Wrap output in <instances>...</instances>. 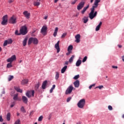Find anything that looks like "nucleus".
I'll return each instance as SVG.
<instances>
[{
	"label": "nucleus",
	"instance_id": "0eeeda50",
	"mask_svg": "<svg viewBox=\"0 0 124 124\" xmlns=\"http://www.w3.org/2000/svg\"><path fill=\"white\" fill-rule=\"evenodd\" d=\"M16 16L13 15L9 19L8 22L9 24H16Z\"/></svg>",
	"mask_w": 124,
	"mask_h": 124
},
{
	"label": "nucleus",
	"instance_id": "37998d69",
	"mask_svg": "<svg viewBox=\"0 0 124 124\" xmlns=\"http://www.w3.org/2000/svg\"><path fill=\"white\" fill-rule=\"evenodd\" d=\"M88 59V57L87 56H85L83 60H82V62H86V61H87V59Z\"/></svg>",
	"mask_w": 124,
	"mask_h": 124
},
{
	"label": "nucleus",
	"instance_id": "052dcab7",
	"mask_svg": "<svg viewBox=\"0 0 124 124\" xmlns=\"http://www.w3.org/2000/svg\"><path fill=\"white\" fill-rule=\"evenodd\" d=\"M53 91H54L53 89H52V88L50 90V93H53Z\"/></svg>",
	"mask_w": 124,
	"mask_h": 124
},
{
	"label": "nucleus",
	"instance_id": "a878e982",
	"mask_svg": "<svg viewBox=\"0 0 124 124\" xmlns=\"http://www.w3.org/2000/svg\"><path fill=\"white\" fill-rule=\"evenodd\" d=\"M27 41H28V38H25V39L22 42V44L23 46H26V45H27Z\"/></svg>",
	"mask_w": 124,
	"mask_h": 124
},
{
	"label": "nucleus",
	"instance_id": "c756f323",
	"mask_svg": "<svg viewBox=\"0 0 124 124\" xmlns=\"http://www.w3.org/2000/svg\"><path fill=\"white\" fill-rule=\"evenodd\" d=\"M59 77H60V74H59V72H56V76H55L56 80H58Z\"/></svg>",
	"mask_w": 124,
	"mask_h": 124
},
{
	"label": "nucleus",
	"instance_id": "ddd939ff",
	"mask_svg": "<svg viewBox=\"0 0 124 124\" xmlns=\"http://www.w3.org/2000/svg\"><path fill=\"white\" fill-rule=\"evenodd\" d=\"M89 18H90L91 20H93V6H92L91 12L89 14Z\"/></svg>",
	"mask_w": 124,
	"mask_h": 124
},
{
	"label": "nucleus",
	"instance_id": "0e129e2a",
	"mask_svg": "<svg viewBox=\"0 0 124 124\" xmlns=\"http://www.w3.org/2000/svg\"><path fill=\"white\" fill-rule=\"evenodd\" d=\"M122 60H123V61L124 62V55L122 57Z\"/></svg>",
	"mask_w": 124,
	"mask_h": 124
},
{
	"label": "nucleus",
	"instance_id": "3c124183",
	"mask_svg": "<svg viewBox=\"0 0 124 124\" xmlns=\"http://www.w3.org/2000/svg\"><path fill=\"white\" fill-rule=\"evenodd\" d=\"M0 122L2 123L3 122V119H2V116L1 115L0 116Z\"/></svg>",
	"mask_w": 124,
	"mask_h": 124
},
{
	"label": "nucleus",
	"instance_id": "5701e85b",
	"mask_svg": "<svg viewBox=\"0 0 124 124\" xmlns=\"http://www.w3.org/2000/svg\"><path fill=\"white\" fill-rule=\"evenodd\" d=\"M28 83H29L28 79H23L21 81V85H25V84H28Z\"/></svg>",
	"mask_w": 124,
	"mask_h": 124
},
{
	"label": "nucleus",
	"instance_id": "1a4fd4ad",
	"mask_svg": "<svg viewBox=\"0 0 124 124\" xmlns=\"http://www.w3.org/2000/svg\"><path fill=\"white\" fill-rule=\"evenodd\" d=\"M84 5H85V2H80L77 6L78 10H81L84 7Z\"/></svg>",
	"mask_w": 124,
	"mask_h": 124
},
{
	"label": "nucleus",
	"instance_id": "4468645a",
	"mask_svg": "<svg viewBox=\"0 0 124 124\" xmlns=\"http://www.w3.org/2000/svg\"><path fill=\"white\" fill-rule=\"evenodd\" d=\"M99 2H100V0H95L93 6V11H94L95 8H97Z\"/></svg>",
	"mask_w": 124,
	"mask_h": 124
},
{
	"label": "nucleus",
	"instance_id": "680f3d73",
	"mask_svg": "<svg viewBox=\"0 0 124 124\" xmlns=\"http://www.w3.org/2000/svg\"><path fill=\"white\" fill-rule=\"evenodd\" d=\"M48 18V16H46L44 19H45V20H47V19Z\"/></svg>",
	"mask_w": 124,
	"mask_h": 124
},
{
	"label": "nucleus",
	"instance_id": "f8f14e48",
	"mask_svg": "<svg viewBox=\"0 0 124 124\" xmlns=\"http://www.w3.org/2000/svg\"><path fill=\"white\" fill-rule=\"evenodd\" d=\"M23 15H24L25 17L27 19H29L30 18V16H31V13L28 12V11H25L23 13Z\"/></svg>",
	"mask_w": 124,
	"mask_h": 124
},
{
	"label": "nucleus",
	"instance_id": "f257e3e1",
	"mask_svg": "<svg viewBox=\"0 0 124 124\" xmlns=\"http://www.w3.org/2000/svg\"><path fill=\"white\" fill-rule=\"evenodd\" d=\"M31 43H33L34 45H37L38 44V40L36 38H30L28 40V45H31Z\"/></svg>",
	"mask_w": 124,
	"mask_h": 124
},
{
	"label": "nucleus",
	"instance_id": "bf43d9fd",
	"mask_svg": "<svg viewBox=\"0 0 124 124\" xmlns=\"http://www.w3.org/2000/svg\"><path fill=\"white\" fill-rule=\"evenodd\" d=\"M14 1V0H9V3H11L12 2H13Z\"/></svg>",
	"mask_w": 124,
	"mask_h": 124
},
{
	"label": "nucleus",
	"instance_id": "a19ab883",
	"mask_svg": "<svg viewBox=\"0 0 124 124\" xmlns=\"http://www.w3.org/2000/svg\"><path fill=\"white\" fill-rule=\"evenodd\" d=\"M108 109L110 111H112L113 110V107L112 106H108Z\"/></svg>",
	"mask_w": 124,
	"mask_h": 124
},
{
	"label": "nucleus",
	"instance_id": "49530a36",
	"mask_svg": "<svg viewBox=\"0 0 124 124\" xmlns=\"http://www.w3.org/2000/svg\"><path fill=\"white\" fill-rule=\"evenodd\" d=\"M12 40L10 39L9 40H8V44H12Z\"/></svg>",
	"mask_w": 124,
	"mask_h": 124
},
{
	"label": "nucleus",
	"instance_id": "e2e57ef3",
	"mask_svg": "<svg viewBox=\"0 0 124 124\" xmlns=\"http://www.w3.org/2000/svg\"><path fill=\"white\" fill-rule=\"evenodd\" d=\"M70 53H71V51H68V53H66L67 56H68V55H70Z\"/></svg>",
	"mask_w": 124,
	"mask_h": 124
},
{
	"label": "nucleus",
	"instance_id": "473e14b6",
	"mask_svg": "<svg viewBox=\"0 0 124 124\" xmlns=\"http://www.w3.org/2000/svg\"><path fill=\"white\" fill-rule=\"evenodd\" d=\"M74 55H73L69 60V62H72L73 59H74Z\"/></svg>",
	"mask_w": 124,
	"mask_h": 124
},
{
	"label": "nucleus",
	"instance_id": "864d4df0",
	"mask_svg": "<svg viewBox=\"0 0 124 124\" xmlns=\"http://www.w3.org/2000/svg\"><path fill=\"white\" fill-rule=\"evenodd\" d=\"M57 34H58V32H54V33H53V35L54 36V37H56V36H57Z\"/></svg>",
	"mask_w": 124,
	"mask_h": 124
},
{
	"label": "nucleus",
	"instance_id": "c85d7f7f",
	"mask_svg": "<svg viewBox=\"0 0 124 124\" xmlns=\"http://www.w3.org/2000/svg\"><path fill=\"white\" fill-rule=\"evenodd\" d=\"M11 116V114L10 113V112H9L7 113V121H10V117Z\"/></svg>",
	"mask_w": 124,
	"mask_h": 124
},
{
	"label": "nucleus",
	"instance_id": "6e6552de",
	"mask_svg": "<svg viewBox=\"0 0 124 124\" xmlns=\"http://www.w3.org/2000/svg\"><path fill=\"white\" fill-rule=\"evenodd\" d=\"M47 30H48L47 26H43L41 30V33H43L44 35H46V32H47Z\"/></svg>",
	"mask_w": 124,
	"mask_h": 124
},
{
	"label": "nucleus",
	"instance_id": "aec40b11",
	"mask_svg": "<svg viewBox=\"0 0 124 124\" xmlns=\"http://www.w3.org/2000/svg\"><path fill=\"white\" fill-rule=\"evenodd\" d=\"M14 89L16 90V92H17L18 93H23V90H21L20 89V87H17V86H15L14 87Z\"/></svg>",
	"mask_w": 124,
	"mask_h": 124
},
{
	"label": "nucleus",
	"instance_id": "dca6fc26",
	"mask_svg": "<svg viewBox=\"0 0 124 124\" xmlns=\"http://www.w3.org/2000/svg\"><path fill=\"white\" fill-rule=\"evenodd\" d=\"M74 85L75 86V88H79L80 86V81L79 80H77L74 82Z\"/></svg>",
	"mask_w": 124,
	"mask_h": 124
},
{
	"label": "nucleus",
	"instance_id": "b1692460",
	"mask_svg": "<svg viewBox=\"0 0 124 124\" xmlns=\"http://www.w3.org/2000/svg\"><path fill=\"white\" fill-rule=\"evenodd\" d=\"M40 86V83L38 82L35 85V91H37L38 89H39V86Z\"/></svg>",
	"mask_w": 124,
	"mask_h": 124
},
{
	"label": "nucleus",
	"instance_id": "f704fd0d",
	"mask_svg": "<svg viewBox=\"0 0 124 124\" xmlns=\"http://www.w3.org/2000/svg\"><path fill=\"white\" fill-rule=\"evenodd\" d=\"M104 88V86L103 85H100V86H97L95 88V89H97L98 88L100 90H101L102 88Z\"/></svg>",
	"mask_w": 124,
	"mask_h": 124
},
{
	"label": "nucleus",
	"instance_id": "a18cd8bd",
	"mask_svg": "<svg viewBox=\"0 0 124 124\" xmlns=\"http://www.w3.org/2000/svg\"><path fill=\"white\" fill-rule=\"evenodd\" d=\"M20 119H18L16 121L14 124H20Z\"/></svg>",
	"mask_w": 124,
	"mask_h": 124
},
{
	"label": "nucleus",
	"instance_id": "72a5a7b5",
	"mask_svg": "<svg viewBox=\"0 0 124 124\" xmlns=\"http://www.w3.org/2000/svg\"><path fill=\"white\" fill-rule=\"evenodd\" d=\"M12 64H11V62L10 63H8L7 65V68H10V67H12Z\"/></svg>",
	"mask_w": 124,
	"mask_h": 124
},
{
	"label": "nucleus",
	"instance_id": "6ab92c4d",
	"mask_svg": "<svg viewBox=\"0 0 124 124\" xmlns=\"http://www.w3.org/2000/svg\"><path fill=\"white\" fill-rule=\"evenodd\" d=\"M22 99L24 103H25L26 104L28 103V98H27V97H26L25 96H22Z\"/></svg>",
	"mask_w": 124,
	"mask_h": 124
},
{
	"label": "nucleus",
	"instance_id": "39448f33",
	"mask_svg": "<svg viewBox=\"0 0 124 124\" xmlns=\"http://www.w3.org/2000/svg\"><path fill=\"white\" fill-rule=\"evenodd\" d=\"M75 90L72 85H70L65 91V94H70L72 93V91Z\"/></svg>",
	"mask_w": 124,
	"mask_h": 124
},
{
	"label": "nucleus",
	"instance_id": "338daca9",
	"mask_svg": "<svg viewBox=\"0 0 124 124\" xmlns=\"http://www.w3.org/2000/svg\"><path fill=\"white\" fill-rule=\"evenodd\" d=\"M65 64H66V65L68 64V62H67V61L66 62H65Z\"/></svg>",
	"mask_w": 124,
	"mask_h": 124
},
{
	"label": "nucleus",
	"instance_id": "ea45409f",
	"mask_svg": "<svg viewBox=\"0 0 124 124\" xmlns=\"http://www.w3.org/2000/svg\"><path fill=\"white\" fill-rule=\"evenodd\" d=\"M43 119V116H41L38 118V122H42Z\"/></svg>",
	"mask_w": 124,
	"mask_h": 124
},
{
	"label": "nucleus",
	"instance_id": "7ed1b4c3",
	"mask_svg": "<svg viewBox=\"0 0 124 124\" xmlns=\"http://www.w3.org/2000/svg\"><path fill=\"white\" fill-rule=\"evenodd\" d=\"M85 103L86 100L85 99H81L77 104L78 108H84Z\"/></svg>",
	"mask_w": 124,
	"mask_h": 124
},
{
	"label": "nucleus",
	"instance_id": "7c9ffc66",
	"mask_svg": "<svg viewBox=\"0 0 124 124\" xmlns=\"http://www.w3.org/2000/svg\"><path fill=\"white\" fill-rule=\"evenodd\" d=\"M33 5H34V6H38L40 5V3L39 2L36 1L33 3Z\"/></svg>",
	"mask_w": 124,
	"mask_h": 124
},
{
	"label": "nucleus",
	"instance_id": "e433bc0d",
	"mask_svg": "<svg viewBox=\"0 0 124 124\" xmlns=\"http://www.w3.org/2000/svg\"><path fill=\"white\" fill-rule=\"evenodd\" d=\"M20 111H21V112H23V113H26V110H25V108H24V107H22L21 108Z\"/></svg>",
	"mask_w": 124,
	"mask_h": 124
},
{
	"label": "nucleus",
	"instance_id": "13d9d810",
	"mask_svg": "<svg viewBox=\"0 0 124 124\" xmlns=\"http://www.w3.org/2000/svg\"><path fill=\"white\" fill-rule=\"evenodd\" d=\"M55 88H56V85H53L52 87L51 88V89L54 90Z\"/></svg>",
	"mask_w": 124,
	"mask_h": 124
},
{
	"label": "nucleus",
	"instance_id": "774afa93",
	"mask_svg": "<svg viewBox=\"0 0 124 124\" xmlns=\"http://www.w3.org/2000/svg\"><path fill=\"white\" fill-rule=\"evenodd\" d=\"M77 124H81V122H78L77 123Z\"/></svg>",
	"mask_w": 124,
	"mask_h": 124
},
{
	"label": "nucleus",
	"instance_id": "9d476101",
	"mask_svg": "<svg viewBox=\"0 0 124 124\" xmlns=\"http://www.w3.org/2000/svg\"><path fill=\"white\" fill-rule=\"evenodd\" d=\"M14 61H16V55H13L11 58L7 60L8 62H12Z\"/></svg>",
	"mask_w": 124,
	"mask_h": 124
},
{
	"label": "nucleus",
	"instance_id": "9b49d317",
	"mask_svg": "<svg viewBox=\"0 0 124 124\" xmlns=\"http://www.w3.org/2000/svg\"><path fill=\"white\" fill-rule=\"evenodd\" d=\"M55 48L57 50V53H60V51H61V49L60 48V41H58L55 44Z\"/></svg>",
	"mask_w": 124,
	"mask_h": 124
},
{
	"label": "nucleus",
	"instance_id": "4be33fe9",
	"mask_svg": "<svg viewBox=\"0 0 124 124\" xmlns=\"http://www.w3.org/2000/svg\"><path fill=\"white\" fill-rule=\"evenodd\" d=\"M89 6H90V5H88L86 7H85L84 8H83V10L81 12L82 14H84L85 12L87 11V9L89 8Z\"/></svg>",
	"mask_w": 124,
	"mask_h": 124
},
{
	"label": "nucleus",
	"instance_id": "423d86ee",
	"mask_svg": "<svg viewBox=\"0 0 124 124\" xmlns=\"http://www.w3.org/2000/svg\"><path fill=\"white\" fill-rule=\"evenodd\" d=\"M26 95L28 97V98H31V96L33 97V96H34V91L31 90L27 91L26 93Z\"/></svg>",
	"mask_w": 124,
	"mask_h": 124
},
{
	"label": "nucleus",
	"instance_id": "c03bdc74",
	"mask_svg": "<svg viewBox=\"0 0 124 124\" xmlns=\"http://www.w3.org/2000/svg\"><path fill=\"white\" fill-rule=\"evenodd\" d=\"M66 33H64L62 34V38H64V37H65V36H66Z\"/></svg>",
	"mask_w": 124,
	"mask_h": 124
},
{
	"label": "nucleus",
	"instance_id": "5fc2aeb1",
	"mask_svg": "<svg viewBox=\"0 0 124 124\" xmlns=\"http://www.w3.org/2000/svg\"><path fill=\"white\" fill-rule=\"evenodd\" d=\"M59 31V28L58 27H56L54 31L56 32H58V31Z\"/></svg>",
	"mask_w": 124,
	"mask_h": 124
},
{
	"label": "nucleus",
	"instance_id": "2f4dec72",
	"mask_svg": "<svg viewBox=\"0 0 124 124\" xmlns=\"http://www.w3.org/2000/svg\"><path fill=\"white\" fill-rule=\"evenodd\" d=\"M13 99L14 100H18V94H15L14 96Z\"/></svg>",
	"mask_w": 124,
	"mask_h": 124
},
{
	"label": "nucleus",
	"instance_id": "09e8293b",
	"mask_svg": "<svg viewBox=\"0 0 124 124\" xmlns=\"http://www.w3.org/2000/svg\"><path fill=\"white\" fill-rule=\"evenodd\" d=\"M97 15V12L95 11L94 13H93V18L95 17V16H96V15Z\"/></svg>",
	"mask_w": 124,
	"mask_h": 124
},
{
	"label": "nucleus",
	"instance_id": "79ce46f5",
	"mask_svg": "<svg viewBox=\"0 0 124 124\" xmlns=\"http://www.w3.org/2000/svg\"><path fill=\"white\" fill-rule=\"evenodd\" d=\"M14 106H15V102H13L11 104V106H10V107H11V108H12L14 107Z\"/></svg>",
	"mask_w": 124,
	"mask_h": 124
},
{
	"label": "nucleus",
	"instance_id": "69168bd1",
	"mask_svg": "<svg viewBox=\"0 0 124 124\" xmlns=\"http://www.w3.org/2000/svg\"><path fill=\"white\" fill-rule=\"evenodd\" d=\"M58 1H59V0H54L55 3L58 2Z\"/></svg>",
	"mask_w": 124,
	"mask_h": 124
},
{
	"label": "nucleus",
	"instance_id": "bb28decb",
	"mask_svg": "<svg viewBox=\"0 0 124 124\" xmlns=\"http://www.w3.org/2000/svg\"><path fill=\"white\" fill-rule=\"evenodd\" d=\"M67 68V66H64L61 70V73H64L65 72V70H66Z\"/></svg>",
	"mask_w": 124,
	"mask_h": 124
},
{
	"label": "nucleus",
	"instance_id": "6e6d98bb",
	"mask_svg": "<svg viewBox=\"0 0 124 124\" xmlns=\"http://www.w3.org/2000/svg\"><path fill=\"white\" fill-rule=\"evenodd\" d=\"M93 84H92L91 85H90V86L89 87V90H91V89H92V88H93Z\"/></svg>",
	"mask_w": 124,
	"mask_h": 124
},
{
	"label": "nucleus",
	"instance_id": "4d7b16f0",
	"mask_svg": "<svg viewBox=\"0 0 124 124\" xmlns=\"http://www.w3.org/2000/svg\"><path fill=\"white\" fill-rule=\"evenodd\" d=\"M112 67L113 69H117L118 68V67L117 66H115V65H112Z\"/></svg>",
	"mask_w": 124,
	"mask_h": 124
},
{
	"label": "nucleus",
	"instance_id": "8fccbe9b",
	"mask_svg": "<svg viewBox=\"0 0 124 124\" xmlns=\"http://www.w3.org/2000/svg\"><path fill=\"white\" fill-rule=\"evenodd\" d=\"M70 100H71V97H69L67 98L66 101H67V102H69V101H70Z\"/></svg>",
	"mask_w": 124,
	"mask_h": 124
},
{
	"label": "nucleus",
	"instance_id": "cd10ccee",
	"mask_svg": "<svg viewBox=\"0 0 124 124\" xmlns=\"http://www.w3.org/2000/svg\"><path fill=\"white\" fill-rule=\"evenodd\" d=\"M73 49V46L72 45H70L68 47L67 51L68 52H71Z\"/></svg>",
	"mask_w": 124,
	"mask_h": 124
},
{
	"label": "nucleus",
	"instance_id": "de8ad7c7",
	"mask_svg": "<svg viewBox=\"0 0 124 124\" xmlns=\"http://www.w3.org/2000/svg\"><path fill=\"white\" fill-rule=\"evenodd\" d=\"M18 30H16V31H15V34L16 35H20V34H21V33H18Z\"/></svg>",
	"mask_w": 124,
	"mask_h": 124
},
{
	"label": "nucleus",
	"instance_id": "20e7f679",
	"mask_svg": "<svg viewBox=\"0 0 124 124\" xmlns=\"http://www.w3.org/2000/svg\"><path fill=\"white\" fill-rule=\"evenodd\" d=\"M20 33L22 34V35H25L28 33V28L26 26H22L20 29Z\"/></svg>",
	"mask_w": 124,
	"mask_h": 124
},
{
	"label": "nucleus",
	"instance_id": "58836bf2",
	"mask_svg": "<svg viewBox=\"0 0 124 124\" xmlns=\"http://www.w3.org/2000/svg\"><path fill=\"white\" fill-rule=\"evenodd\" d=\"M79 77H80V76L79 75H77L74 77V79L75 80H77V79H78Z\"/></svg>",
	"mask_w": 124,
	"mask_h": 124
},
{
	"label": "nucleus",
	"instance_id": "a211bd4d",
	"mask_svg": "<svg viewBox=\"0 0 124 124\" xmlns=\"http://www.w3.org/2000/svg\"><path fill=\"white\" fill-rule=\"evenodd\" d=\"M102 25V22H100L99 24L96 26L95 28V31H98L100 30V27Z\"/></svg>",
	"mask_w": 124,
	"mask_h": 124
},
{
	"label": "nucleus",
	"instance_id": "c9c22d12",
	"mask_svg": "<svg viewBox=\"0 0 124 124\" xmlns=\"http://www.w3.org/2000/svg\"><path fill=\"white\" fill-rule=\"evenodd\" d=\"M14 78L13 76H10L8 78V81H11Z\"/></svg>",
	"mask_w": 124,
	"mask_h": 124
},
{
	"label": "nucleus",
	"instance_id": "f3484780",
	"mask_svg": "<svg viewBox=\"0 0 124 124\" xmlns=\"http://www.w3.org/2000/svg\"><path fill=\"white\" fill-rule=\"evenodd\" d=\"M47 83L48 82L47 81V80H45L43 82L42 85V88L43 89V90H45V89H46V86H47Z\"/></svg>",
	"mask_w": 124,
	"mask_h": 124
},
{
	"label": "nucleus",
	"instance_id": "603ef678",
	"mask_svg": "<svg viewBox=\"0 0 124 124\" xmlns=\"http://www.w3.org/2000/svg\"><path fill=\"white\" fill-rule=\"evenodd\" d=\"M77 1V0H74L73 1L71 2V4H75Z\"/></svg>",
	"mask_w": 124,
	"mask_h": 124
},
{
	"label": "nucleus",
	"instance_id": "393cba45",
	"mask_svg": "<svg viewBox=\"0 0 124 124\" xmlns=\"http://www.w3.org/2000/svg\"><path fill=\"white\" fill-rule=\"evenodd\" d=\"M81 63H82V61H81V60H78L76 62V66H80Z\"/></svg>",
	"mask_w": 124,
	"mask_h": 124
},
{
	"label": "nucleus",
	"instance_id": "2eb2a0df",
	"mask_svg": "<svg viewBox=\"0 0 124 124\" xmlns=\"http://www.w3.org/2000/svg\"><path fill=\"white\" fill-rule=\"evenodd\" d=\"M75 38L76 39L75 40V42H77V43H79V42L80 41V39L81 38V36L80 34H78L75 36Z\"/></svg>",
	"mask_w": 124,
	"mask_h": 124
},
{
	"label": "nucleus",
	"instance_id": "f03ea898",
	"mask_svg": "<svg viewBox=\"0 0 124 124\" xmlns=\"http://www.w3.org/2000/svg\"><path fill=\"white\" fill-rule=\"evenodd\" d=\"M8 16L7 15L4 16L2 18V21L1 22V24L2 26H6L7 25V23H8Z\"/></svg>",
	"mask_w": 124,
	"mask_h": 124
},
{
	"label": "nucleus",
	"instance_id": "412c9836",
	"mask_svg": "<svg viewBox=\"0 0 124 124\" xmlns=\"http://www.w3.org/2000/svg\"><path fill=\"white\" fill-rule=\"evenodd\" d=\"M82 21L84 24H87V23H88V21H89V18L88 17L84 16L83 18H82Z\"/></svg>",
	"mask_w": 124,
	"mask_h": 124
},
{
	"label": "nucleus",
	"instance_id": "4c0bfd02",
	"mask_svg": "<svg viewBox=\"0 0 124 124\" xmlns=\"http://www.w3.org/2000/svg\"><path fill=\"white\" fill-rule=\"evenodd\" d=\"M7 44H8V40H5L3 44V46H7Z\"/></svg>",
	"mask_w": 124,
	"mask_h": 124
}]
</instances>
